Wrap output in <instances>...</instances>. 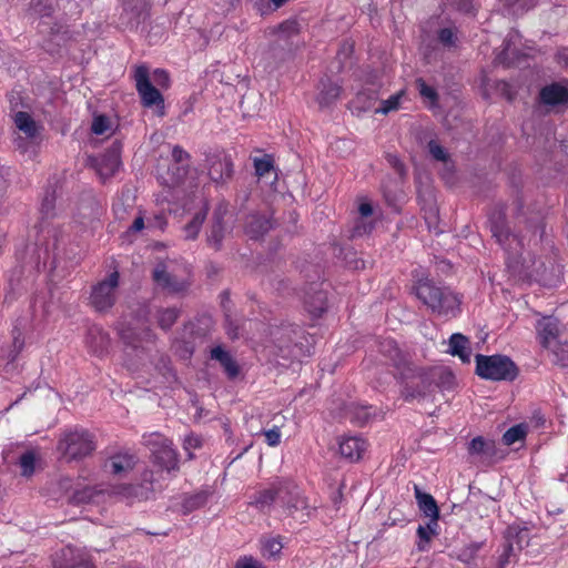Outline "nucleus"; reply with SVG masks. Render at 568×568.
Listing matches in <instances>:
<instances>
[{"label":"nucleus","mask_w":568,"mask_h":568,"mask_svg":"<svg viewBox=\"0 0 568 568\" xmlns=\"http://www.w3.org/2000/svg\"><path fill=\"white\" fill-rule=\"evenodd\" d=\"M172 156L176 162H183L189 158V154L180 146H174L172 150Z\"/></svg>","instance_id":"obj_59"},{"label":"nucleus","mask_w":568,"mask_h":568,"mask_svg":"<svg viewBox=\"0 0 568 568\" xmlns=\"http://www.w3.org/2000/svg\"><path fill=\"white\" fill-rule=\"evenodd\" d=\"M449 352L454 356H458L463 363H469L471 351L468 339L459 333H455L449 338Z\"/></svg>","instance_id":"obj_24"},{"label":"nucleus","mask_w":568,"mask_h":568,"mask_svg":"<svg viewBox=\"0 0 568 568\" xmlns=\"http://www.w3.org/2000/svg\"><path fill=\"white\" fill-rule=\"evenodd\" d=\"M375 226V223L371 219H363L359 216L352 229V237H358L369 234Z\"/></svg>","instance_id":"obj_44"},{"label":"nucleus","mask_w":568,"mask_h":568,"mask_svg":"<svg viewBox=\"0 0 568 568\" xmlns=\"http://www.w3.org/2000/svg\"><path fill=\"white\" fill-rule=\"evenodd\" d=\"M369 409H371V407L361 408V410L358 412V414L356 416L359 424H365L368 422V418L371 416Z\"/></svg>","instance_id":"obj_62"},{"label":"nucleus","mask_w":568,"mask_h":568,"mask_svg":"<svg viewBox=\"0 0 568 568\" xmlns=\"http://www.w3.org/2000/svg\"><path fill=\"white\" fill-rule=\"evenodd\" d=\"M415 291L417 298L432 312L444 316L456 315L459 298L449 288L437 286L429 281H419Z\"/></svg>","instance_id":"obj_1"},{"label":"nucleus","mask_w":568,"mask_h":568,"mask_svg":"<svg viewBox=\"0 0 568 568\" xmlns=\"http://www.w3.org/2000/svg\"><path fill=\"white\" fill-rule=\"evenodd\" d=\"M505 540L513 544L517 550H523L529 545V529L527 527H521L520 525H511L505 532Z\"/></svg>","instance_id":"obj_22"},{"label":"nucleus","mask_w":568,"mask_h":568,"mask_svg":"<svg viewBox=\"0 0 568 568\" xmlns=\"http://www.w3.org/2000/svg\"><path fill=\"white\" fill-rule=\"evenodd\" d=\"M210 179L215 183L226 181L232 176L233 163L225 153H215L206 158Z\"/></svg>","instance_id":"obj_12"},{"label":"nucleus","mask_w":568,"mask_h":568,"mask_svg":"<svg viewBox=\"0 0 568 568\" xmlns=\"http://www.w3.org/2000/svg\"><path fill=\"white\" fill-rule=\"evenodd\" d=\"M59 452L68 460H75L90 455L94 449L93 437L84 429L67 433L58 445Z\"/></svg>","instance_id":"obj_5"},{"label":"nucleus","mask_w":568,"mask_h":568,"mask_svg":"<svg viewBox=\"0 0 568 568\" xmlns=\"http://www.w3.org/2000/svg\"><path fill=\"white\" fill-rule=\"evenodd\" d=\"M254 168L257 176L263 178L273 170V161L271 156L254 159Z\"/></svg>","instance_id":"obj_48"},{"label":"nucleus","mask_w":568,"mask_h":568,"mask_svg":"<svg viewBox=\"0 0 568 568\" xmlns=\"http://www.w3.org/2000/svg\"><path fill=\"white\" fill-rule=\"evenodd\" d=\"M87 342L91 351L95 355L101 356L108 351L110 338L104 331L94 327L90 329Z\"/></svg>","instance_id":"obj_26"},{"label":"nucleus","mask_w":568,"mask_h":568,"mask_svg":"<svg viewBox=\"0 0 568 568\" xmlns=\"http://www.w3.org/2000/svg\"><path fill=\"white\" fill-rule=\"evenodd\" d=\"M476 373L485 379L514 381L518 375L515 363L505 355H476Z\"/></svg>","instance_id":"obj_3"},{"label":"nucleus","mask_w":568,"mask_h":568,"mask_svg":"<svg viewBox=\"0 0 568 568\" xmlns=\"http://www.w3.org/2000/svg\"><path fill=\"white\" fill-rule=\"evenodd\" d=\"M91 130L97 135H102L112 132L113 123L106 115H97L93 118Z\"/></svg>","instance_id":"obj_41"},{"label":"nucleus","mask_w":568,"mask_h":568,"mask_svg":"<svg viewBox=\"0 0 568 568\" xmlns=\"http://www.w3.org/2000/svg\"><path fill=\"white\" fill-rule=\"evenodd\" d=\"M283 548L280 537H267L262 540V554L266 558H275Z\"/></svg>","instance_id":"obj_37"},{"label":"nucleus","mask_w":568,"mask_h":568,"mask_svg":"<svg viewBox=\"0 0 568 568\" xmlns=\"http://www.w3.org/2000/svg\"><path fill=\"white\" fill-rule=\"evenodd\" d=\"M490 230L496 241L509 253H517L521 246L520 240L510 233L501 213L490 219Z\"/></svg>","instance_id":"obj_10"},{"label":"nucleus","mask_w":568,"mask_h":568,"mask_svg":"<svg viewBox=\"0 0 568 568\" xmlns=\"http://www.w3.org/2000/svg\"><path fill=\"white\" fill-rule=\"evenodd\" d=\"M134 80L136 90L145 106L161 105L163 106V97L160 91L150 82L149 70L144 65L135 69Z\"/></svg>","instance_id":"obj_8"},{"label":"nucleus","mask_w":568,"mask_h":568,"mask_svg":"<svg viewBox=\"0 0 568 568\" xmlns=\"http://www.w3.org/2000/svg\"><path fill=\"white\" fill-rule=\"evenodd\" d=\"M124 12L128 13L129 19H139L148 11V0H122Z\"/></svg>","instance_id":"obj_33"},{"label":"nucleus","mask_w":568,"mask_h":568,"mask_svg":"<svg viewBox=\"0 0 568 568\" xmlns=\"http://www.w3.org/2000/svg\"><path fill=\"white\" fill-rule=\"evenodd\" d=\"M176 265L172 262H160L152 272L154 283L171 293H179L187 287V280L176 273Z\"/></svg>","instance_id":"obj_7"},{"label":"nucleus","mask_w":568,"mask_h":568,"mask_svg":"<svg viewBox=\"0 0 568 568\" xmlns=\"http://www.w3.org/2000/svg\"><path fill=\"white\" fill-rule=\"evenodd\" d=\"M154 78H155V81L159 82L160 84H166L169 82V75L164 70H160V69L155 70Z\"/></svg>","instance_id":"obj_63"},{"label":"nucleus","mask_w":568,"mask_h":568,"mask_svg":"<svg viewBox=\"0 0 568 568\" xmlns=\"http://www.w3.org/2000/svg\"><path fill=\"white\" fill-rule=\"evenodd\" d=\"M305 305L311 314L320 316L326 310L325 293L316 292L313 297L306 298Z\"/></svg>","instance_id":"obj_36"},{"label":"nucleus","mask_w":568,"mask_h":568,"mask_svg":"<svg viewBox=\"0 0 568 568\" xmlns=\"http://www.w3.org/2000/svg\"><path fill=\"white\" fill-rule=\"evenodd\" d=\"M377 93L374 90H365L356 94L351 102V108L353 112H357V114L371 110L375 111Z\"/></svg>","instance_id":"obj_25"},{"label":"nucleus","mask_w":568,"mask_h":568,"mask_svg":"<svg viewBox=\"0 0 568 568\" xmlns=\"http://www.w3.org/2000/svg\"><path fill=\"white\" fill-rule=\"evenodd\" d=\"M57 199L55 189L48 187L41 201L40 214L42 223L54 216V203Z\"/></svg>","instance_id":"obj_30"},{"label":"nucleus","mask_w":568,"mask_h":568,"mask_svg":"<svg viewBox=\"0 0 568 568\" xmlns=\"http://www.w3.org/2000/svg\"><path fill=\"white\" fill-rule=\"evenodd\" d=\"M458 9L465 13H470L475 10V4L473 0H462L458 3Z\"/></svg>","instance_id":"obj_61"},{"label":"nucleus","mask_w":568,"mask_h":568,"mask_svg":"<svg viewBox=\"0 0 568 568\" xmlns=\"http://www.w3.org/2000/svg\"><path fill=\"white\" fill-rule=\"evenodd\" d=\"M235 568H265L257 559L253 557H241L236 564Z\"/></svg>","instance_id":"obj_54"},{"label":"nucleus","mask_w":568,"mask_h":568,"mask_svg":"<svg viewBox=\"0 0 568 568\" xmlns=\"http://www.w3.org/2000/svg\"><path fill=\"white\" fill-rule=\"evenodd\" d=\"M53 568H95L90 557L82 550L64 548L53 560Z\"/></svg>","instance_id":"obj_13"},{"label":"nucleus","mask_w":568,"mask_h":568,"mask_svg":"<svg viewBox=\"0 0 568 568\" xmlns=\"http://www.w3.org/2000/svg\"><path fill=\"white\" fill-rule=\"evenodd\" d=\"M36 465V454L31 450L23 453L19 458V466L21 468V474L26 477H29L34 471Z\"/></svg>","instance_id":"obj_43"},{"label":"nucleus","mask_w":568,"mask_h":568,"mask_svg":"<svg viewBox=\"0 0 568 568\" xmlns=\"http://www.w3.org/2000/svg\"><path fill=\"white\" fill-rule=\"evenodd\" d=\"M272 227L271 221L264 215L252 213L246 216L244 231L251 239H258Z\"/></svg>","instance_id":"obj_20"},{"label":"nucleus","mask_w":568,"mask_h":568,"mask_svg":"<svg viewBox=\"0 0 568 568\" xmlns=\"http://www.w3.org/2000/svg\"><path fill=\"white\" fill-rule=\"evenodd\" d=\"M525 436L526 427L524 425H515L503 435V443L507 446H510L519 440H523Z\"/></svg>","instance_id":"obj_42"},{"label":"nucleus","mask_w":568,"mask_h":568,"mask_svg":"<svg viewBox=\"0 0 568 568\" xmlns=\"http://www.w3.org/2000/svg\"><path fill=\"white\" fill-rule=\"evenodd\" d=\"M206 214H207L206 207L194 214L193 219L183 229L185 239H187V240L196 239V236L202 227V224L206 217Z\"/></svg>","instance_id":"obj_32"},{"label":"nucleus","mask_w":568,"mask_h":568,"mask_svg":"<svg viewBox=\"0 0 568 568\" xmlns=\"http://www.w3.org/2000/svg\"><path fill=\"white\" fill-rule=\"evenodd\" d=\"M536 329L540 344L545 348H549L559 334L558 321L552 317H545L538 322Z\"/></svg>","instance_id":"obj_19"},{"label":"nucleus","mask_w":568,"mask_h":568,"mask_svg":"<svg viewBox=\"0 0 568 568\" xmlns=\"http://www.w3.org/2000/svg\"><path fill=\"white\" fill-rule=\"evenodd\" d=\"M438 521L429 519L425 526L419 525L417 528L418 537L428 542L433 536L437 534Z\"/></svg>","instance_id":"obj_47"},{"label":"nucleus","mask_w":568,"mask_h":568,"mask_svg":"<svg viewBox=\"0 0 568 568\" xmlns=\"http://www.w3.org/2000/svg\"><path fill=\"white\" fill-rule=\"evenodd\" d=\"M493 447V443L484 440L483 437H476L470 442L468 450L471 455L489 456L491 454Z\"/></svg>","instance_id":"obj_40"},{"label":"nucleus","mask_w":568,"mask_h":568,"mask_svg":"<svg viewBox=\"0 0 568 568\" xmlns=\"http://www.w3.org/2000/svg\"><path fill=\"white\" fill-rule=\"evenodd\" d=\"M381 352L384 356L389 358L394 366L398 369V373L400 374L402 369H405L407 365H413L410 363L405 354L402 353V351L398 348L397 343L394 339H385L381 343Z\"/></svg>","instance_id":"obj_21"},{"label":"nucleus","mask_w":568,"mask_h":568,"mask_svg":"<svg viewBox=\"0 0 568 568\" xmlns=\"http://www.w3.org/2000/svg\"><path fill=\"white\" fill-rule=\"evenodd\" d=\"M179 311L174 307L158 311V324L162 329H169L178 320Z\"/></svg>","instance_id":"obj_38"},{"label":"nucleus","mask_w":568,"mask_h":568,"mask_svg":"<svg viewBox=\"0 0 568 568\" xmlns=\"http://www.w3.org/2000/svg\"><path fill=\"white\" fill-rule=\"evenodd\" d=\"M540 102L548 106L568 105V82H555L544 87L539 93Z\"/></svg>","instance_id":"obj_14"},{"label":"nucleus","mask_w":568,"mask_h":568,"mask_svg":"<svg viewBox=\"0 0 568 568\" xmlns=\"http://www.w3.org/2000/svg\"><path fill=\"white\" fill-rule=\"evenodd\" d=\"M300 33V26L296 20H286L278 26V34L282 39L288 40Z\"/></svg>","instance_id":"obj_45"},{"label":"nucleus","mask_w":568,"mask_h":568,"mask_svg":"<svg viewBox=\"0 0 568 568\" xmlns=\"http://www.w3.org/2000/svg\"><path fill=\"white\" fill-rule=\"evenodd\" d=\"M227 209L225 205H219L213 213V222L207 236L209 243L216 250L221 247L222 241L229 232V226L225 223Z\"/></svg>","instance_id":"obj_15"},{"label":"nucleus","mask_w":568,"mask_h":568,"mask_svg":"<svg viewBox=\"0 0 568 568\" xmlns=\"http://www.w3.org/2000/svg\"><path fill=\"white\" fill-rule=\"evenodd\" d=\"M118 286L119 273L112 272L105 280L99 282L92 287L90 296L91 305L98 312H103L111 308L116 302Z\"/></svg>","instance_id":"obj_6"},{"label":"nucleus","mask_w":568,"mask_h":568,"mask_svg":"<svg viewBox=\"0 0 568 568\" xmlns=\"http://www.w3.org/2000/svg\"><path fill=\"white\" fill-rule=\"evenodd\" d=\"M513 38H508L506 41H505V48L503 49V51L497 55L496 60L499 62V63H509L510 62V59H511V50H510V42H511Z\"/></svg>","instance_id":"obj_55"},{"label":"nucleus","mask_w":568,"mask_h":568,"mask_svg":"<svg viewBox=\"0 0 568 568\" xmlns=\"http://www.w3.org/2000/svg\"><path fill=\"white\" fill-rule=\"evenodd\" d=\"M143 227H144V221H143V217L139 216V217H136V219L133 221V223H132V225H131L130 230H132V231H134V232H139V231H141Z\"/></svg>","instance_id":"obj_64"},{"label":"nucleus","mask_w":568,"mask_h":568,"mask_svg":"<svg viewBox=\"0 0 568 568\" xmlns=\"http://www.w3.org/2000/svg\"><path fill=\"white\" fill-rule=\"evenodd\" d=\"M415 495L419 509L424 513L428 520L434 519L438 521L439 510L434 497L429 494L420 491L418 487H415Z\"/></svg>","instance_id":"obj_27"},{"label":"nucleus","mask_w":568,"mask_h":568,"mask_svg":"<svg viewBox=\"0 0 568 568\" xmlns=\"http://www.w3.org/2000/svg\"><path fill=\"white\" fill-rule=\"evenodd\" d=\"M266 443L271 447H275L281 443V432L278 427H273L272 429L265 430L264 433Z\"/></svg>","instance_id":"obj_53"},{"label":"nucleus","mask_w":568,"mask_h":568,"mask_svg":"<svg viewBox=\"0 0 568 568\" xmlns=\"http://www.w3.org/2000/svg\"><path fill=\"white\" fill-rule=\"evenodd\" d=\"M284 493H292L288 480H278L274 483L271 488L256 493L254 498L250 501V505L261 511H265L275 500L280 503L284 500Z\"/></svg>","instance_id":"obj_9"},{"label":"nucleus","mask_w":568,"mask_h":568,"mask_svg":"<svg viewBox=\"0 0 568 568\" xmlns=\"http://www.w3.org/2000/svg\"><path fill=\"white\" fill-rule=\"evenodd\" d=\"M428 150H429V153L432 154V156L435 160L442 161V162H446L447 161V158H448L447 152L436 141H430L428 143Z\"/></svg>","instance_id":"obj_52"},{"label":"nucleus","mask_w":568,"mask_h":568,"mask_svg":"<svg viewBox=\"0 0 568 568\" xmlns=\"http://www.w3.org/2000/svg\"><path fill=\"white\" fill-rule=\"evenodd\" d=\"M367 448V443L358 436L344 437L339 442V453L343 457L354 462L358 460Z\"/></svg>","instance_id":"obj_18"},{"label":"nucleus","mask_w":568,"mask_h":568,"mask_svg":"<svg viewBox=\"0 0 568 568\" xmlns=\"http://www.w3.org/2000/svg\"><path fill=\"white\" fill-rule=\"evenodd\" d=\"M144 444L150 449L155 465L169 473L179 469L178 453L169 438L159 433H152L144 436Z\"/></svg>","instance_id":"obj_4"},{"label":"nucleus","mask_w":568,"mask_h":568,"mask_svg":"<svg viewBox=\"0 0 568 568\" xmlns=\"http://www.w3.org/2000/svg\"><path fill=\"white\" fill-rule=\"evenodd\" d=\"M60 488L68 495V500L74 505H82L94 501L102 490H97L93 487H80V484H73L70 478H62L59 481Z\"/></svg>","instance_id":"obj_11"},{"label":"nucleus","mask_w":568,"mask_h":568,"mask_svg":"<svg viewBox=\"0 0 568 568\" xmlns=\"http://www.w3.org/2000/svg\"><path fill=\"white\" fill-rule=\"evenodd\" d=\"M288 0H261L258 3V10L262 14L267 13L270 11L277 10L282 6H284Z\"/></svg>","instance_id":"obj_51"},{"label":"nucleus","mask_w":568,"mask_h":568,"mask_svg":"<svg viewBox=\"0 0 568 568\" xmlns=\"http://www.w3.org/2000/svg\"><path fill=\"white\" fill-rule=\"evenodd\" d=\"M416 84H417L420 95L424 99L429 100L432 104H435L437 101V98H438L436 90L434 88L427 85L425 83V81L422 79H418L416 81Z\"/></svg>","instance_id":"obj_50"},{"label":"nucleus","mask_w":568,"mask_h":568,"mask_svg":"<svg viewBox=\"0 0 568 568\" xmlns=\"http://www.w3.org/2000/svg\"><path fill=\"white\" fill-rule=\"evenodd\" d=\"M521 550H517L513 544L505 540L503 552L499 556L497 568H507V566L517 560L518 554Z\"/></svg>","instance_id":"obj_39"},{"label":"nucleus","mask_w":568,"mask_h":568,"mask_svg":"<svg viewBox=\"0 0 568 568\" xmlns=\"http://www.w3.org/2000/svg\"><path fill=\"white\" fill-rule=\"evenodd\" d=\"M183 446H184V449L187 452L191 449H195L201 446V439L197 436L190 435V436L185 437Z\"/></svg>","instance_id":"obj_56"},{"label":"nucleus","mask_w":568,"mask_h":568,"mask_svg":"<svg viewBox=\"0 0 568 568\" xmlns=\"http://www.w3.org/2000/svg\"><path fill=\"white\" fill-rule=\"evenodd\" d=\"M211 357L220 362L230 378H234L239 375V366L236 362L221 346L214 347L211 351Z\"/></svg>","instance_id":"obj_28"},{"label":"nucleus","mask_w":568,"mask_h":568,"mask_svg":"<svg viewBox=\"0 0 568 568\" xmlns=\"http://www.w3.org/2000/svg\"><path fill=\"white\" fill-rule=\"evenodd\" d=\"M207 497L209 494L206 491H199L194 495L186 496L182 504L183 513L189 514L203 507L207 501Z\"/></svg>","instance_id":"obj_35"},{"label":"nucleus","mask_w":568,"mask_h":568,"mask_svg":"<svg viewBox=\"0 0 568 568\" xmlns=\"http://www.w3.org/2000/svg\"><path fill=\"white\" fill-rule=\"evenodd\" d=\"M288 486L292 489V493H284V500H281V504L291 513L293 514L296 510L306 508V500L305 498L300 494L297 487L288 481Z\"/></svg>","instance_id":"obj_29"},{"label":"nucleus","mask_w":568,"mask_h":568,"mask_svg":"<svg viewBox=\"0 0 568 568\" xmlns=\"http://www.w3.org/2000/svg\"><path fill=\"white\" fill-rule=\"evenodd\" d=\"M106 471L112 475L122 476L134 467V458L130 455L112 456L104 465Z\"/></svg>","instance_id":"obj_23"},{"label":"nucleus","mask_w":568,"mask_h":568,"mask_svg":"<svg viewBox=\"0 0 568 568\" xmlns=\"http://www.w3.org/2000/svg\"><path fill=\"white\" fill-rule=\"evenodd\" d=\"M14 123L17 128L22 131L28 138H34L37 134V124L31 115L27 112H18L14 115Z\"/></svg>","instance_id":"obj_31"},{"label":"nucleus","mask_w":568,"mask_h":568,"mask_svg":"<svg viewBox=\"0 0 568 568\" xmlns=\"http://www.w3.org/2000/svg\"><path fill=\"white\" fill-rule=\"evenodd\" d=\"M359 216L363 219H369L373 215V206L371 203H362L358 207Z\"/></svg>","instance_id":"obj_58"},{"label":"nucleus","mask_w":568,"mask_h":568,"mask_svg":"<svg viewBox=\"0 0 568 568\" xmlns=\"http://www.w3.org/2000/svg\"><path fill=\"white\" fill-rule=\"evenodd\" d=\"M121 166L120 152L119 149L113 148L105 152L99 160L95 162V169L99 176L102 180H106L113 176Z\"/></svg>","instance_id":"obj_16"},{"label":"nucleus","mask_w":568,"mask_h":568,"mask_svg":"<svg viewBox=\"0 0 568 568\" xmlns=\"http://www.w3.org/2000/svg\"><path fill=\"white\" fill-rule=\"evenodd\" d=\"M8 176H9V170H1L0 171V197H2L8 189Z\"/></svg>","instance_id":"obj_57"},{"label":"nucleus","mask_w":568,"mask_h":568,"mask_svg":"<svg viewBox=\"0 0 568 568\" xmlns=\"http://www.w3.org/2000/svg\"><path fill=\"white\" fill-rule=\"evenodd\" d=\"M400 378L404 381L402 395L405 400H424L428 398L434 390V369H425L414 364L407 365L400 371Z\"/></svg>","instance_id":"obj_2"},{"label":"nucleus","mask_w":568,"mask_h":568,"mask_svg":"<svg viewBox=\"0 0 568 568\" xmlns=\"http://www.w3.org/2000/svg\"><path fill=\"white\" fill-rule=\"evenodd\" d=\"M438 40L446 48H453L456 44L457 36L454 28H443L438 31Z\"/></svg>","instance_id":"obj_49"},{"label":"nucleus","mask_w":568,"mask_h":568,"mask_svg":"<svg viewBox=\"0 0 568 568\" xmlns=\"http://www.w3.org/2000/svg\"><path fill=\"white\" fill-rule=\"evenodd\" d=\"M403 92H398L388 99L382 101V106L375 109V113L387 114L390 111L397 110L399 106L400 98L403 97Z\"/></svg>","instance_id":"obj_46"},{"label":"nucleus","mask_w":568,"mask_h":568,"mask_svg":"<svg viewBox=\"0 0 568 568\" xmlns=\"http://www.w3.org/2000/svg\"><path fill=\"white\" fill-rule=\"evenodd\" d=\"M558 63L568 70V48H564L557 53Z\"/></svg>","instance_id":"obj_60"},{"label":"nucleus","mask_w":568,"mask_h":568,"mask_svg":"<svg viewBox=\"0 0 568 568\" xmlns=\"http://www.w3.org/2000/svg\"><path fill=\"white\" fill-rule=\"evenodd\" d=\"M24 346L22 333L14 329L12 334V342L10 345L0 344V368H7L16 361Z\"/></svg>","instance_id":"obj_17"},{"label":"nucleus","mask_w":568,"mask_h":568,"mask_svg":"<svg viewBox=\"0 0 568 568\" xmlns=\"http://www.w3.org/2000/svg\"><path fill=\"white\" fill-rule=\"evenodd\" d=\"M341 88L331 81L323 82V89L318 95V102L322 105H328L338 99Z\"/></svg>","instance_id":"obj_34"}]
</instances>
